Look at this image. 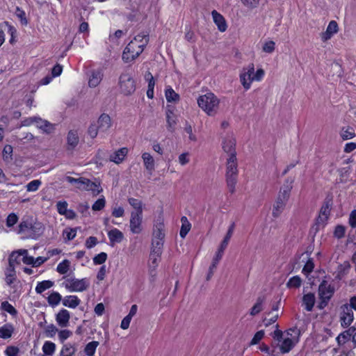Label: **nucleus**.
I'll return each instance as SVG.
<instances>
[{
	"instance_id": "ddd939ff",
	"label": "nucleus",
	"mask_w": 356,
	"mask_h": 356,
	"mask_svg": "<svg viewBox=\"0 0 356 356\" xmlns=\"http://www.w3.org/2000/svg\"><path fill=\"white\" fill-rule=\"evenodd\" d=\"M290 332H297L298 337L300 334V332L296 327L291 328L287 331V334L292 336V334ZM298 341V338L296 341L290 338H286L283 340L282 344L280 346V349L282 353H289L296 345V343Z\"/></svg>"
},
{
	"instance_id": "39448f33",
	"label": "nucleus",
	"mask_w": 356,
	"mask_h": 356,
	"mask_svg": "<svg viewBox=\"0 0 356 356\" xmlns=\"http://www.w3.org/2000/svg\"><path fill=\"white\" fill-rule=\"evenodd\" d=\"M335 289L333 285L328 284L327 281L323 280L318 286V296L320 302L318 305L319 309H324L334 293Z\"/></svg>"
},
{
	"instance_id": "7ed1b4c3",
	"label": "nucleus",
	"mask_w": 356,
	"mask_h": 356,
	"mask_svg": "<svg viewBox=\"0 0 356 356\" xmlns=\"http://www.w3.org/2000/svg\"><path fill=\"white\" fill-rule=\"evenodd\" d=\"M43 231L42 224L33 221L31 217L23 219L19 225V233H25L27 238H37L43 233Z\"/></svg>"
},
{
	"instance_id": "bf43d9fd",
	"label": "nucleus",
	"mask_w": 356,
	"mask_h": 356,
	"mask_svg": "<svg viewBox=\"0 0 356 356\" xmlns=\"http://www.w3.org/2000/svg\"><path fill=\"white\" fill-rule=\"evenodd\" d=\"M19 352V348L17 346H10L6 348L5 354L6 356H17Z\"/></svg>"
},
{
	"instance_id": "ea45409f",
	"label": "nucleus",
	"mask_w": 356,
	"mask_h": 356,
	"mask_svg": "<svg viewBox=\"0 0 356 356\" xmlns=\"http://www.w3.org/2000/svg\"><path fill=\"white\" fill-rule=\"evenodd\" d=\"M78 227L70 228L67 227L63 230V235L65 241H71L74 239L76 234V229Z\"/></svg>"
},
{
	"instance_id": "e433bc0d",
	"label": "nucleus",
	"mask_w": 356,
	"mask_h": 356,
	"mask_svg": "<svg viewBox=\"0 0 356 356\" xmlns=\"http://www.w3.org/2000/svg\"><path fill=\"white\" fill-rule=\"evenodd\" d=\"M340 136L342 139L345 140L353 138L355 136V134L353 128L348 127L346 129L344 127L342 128Z\"/></svg>"
},
{
	"instance_id": "7c9ffc66",
	"label": "nucleus",
	"mask_w": 356,
	"mask_h": 356,
	"mask_svg": "<svg viewBox=\"0 0 356 356\" xmlns=\"http://www.w3.org/2000/svg\"><path fill=\"white\" fill-rule=\"evenodd\" d=\"M264 297H258L256 303L250 309V314L252 316H256L263 310V303L264 302Z\"/></svg>"
},
{
	"instance_id": "a878e982",
	"label": "nucleus",
	"mask_w": 356,
	"mask_h": 356,
	"mask_svg": "<svg viewBox=\"0 0 356 356\" xmlns=\"http://www.w3.org/2000/svg\"><path fill=\"white\" fill-rule=\"evenodd\" d=\"M103 77V74L101 70H94L91 72V75L89 77L88 85L90 87L97 86Z\"/></svg>"
},
{
	"instance_id": "2eb2a0df",
	"label": "nucleus",
	"mask_w": 356,
	"mask_h": 356,
	"mask_svg": "<svg viewBox=\"0 0 356 356\" xmlns=\"http://www.w3.org/2000/svg\"><path fill=\"white\" fill-rule=\"evenodd\" d=\"M234 227H235V225L233 222L229 227L228 231H227L223 241H222L220 246L216 254L215 257H216V261H220L222 259L224 251L226 249V248L227 247L229 241L233 234Z\"/></svg>"
},
{
	"instance_id": "aec40b11",
	"label": "nucleus",
	"mask_w": 356,
	"mask_h": 356,
	"mask_svg": "<svg viewBox=\"0 0 356 356\" xmlns=\"http://www.w3.org/2000/svg\"><path fill=\"white\" fill-rule=\"evenodd\" d=\"M356 332V327H350L348 330H345L344 332H341L339 334V336L337 337L336 340L337 341V343L339 346L343 345L346 343V342L350 339V337L355 334Z\"/></svg>"
},
{
	"instance_id": "0eeeda50",
	"label": "nucleus",
	"mask_w": 356,
	"mask_h": 356,
	"mask_svg": "<svg viewBox=\"0 0 356 356\" xmlns=\"http://www.w3.org/2000/svg\"><path fill=\"white\" fill-rule=\"evenodd\" d=\"M119 86L121 92L127 96L134 93L136 88L135 80L128 72H124L120 76Z\"/></svg>"
},
{
	"instance_id": "20e7f679",
	"label": "nucleus",
	"mask_w": 356,
	"mask_h": 356,
	"mask_svg": "<svg viewBox=\"0 0 356 356\" xmlns=\"http://www.w3.org/2000/svg\"><path fill=\"white\" fill-rule=\"evenodd\" d=\"M197 104L208 115H213L217 111L219 100L213 93L208 92L197 99Z\"/></svg>"
},
{
	"instance_id": "49530a36",
	"label": "nucleus",
	"mask_w": 356,
	"mask_h": 356,
	"mask_svg": "<svg viewBox=\"0 0 356 356\" xmlns=\"http://www.w3.org/2000/svg\"><path fill=\"white\" fill-rule=\"evenodd\" d=\"M19 254H22V261L27 265H32L33 266L34 257L28 255V250L25 249L20 250Z\"/></svg>"
},
{
	"instance_id": "4be33fe9",
	"label": "nucleus",
	"mask_w": 356,
	"mask_h": 356,
	"mask_svg": "<svg viewBox=\"0 0 356 356\" xmlns=\"http://www.w3.org/2000/svg\"><path fill=\"white\" fill-rule=\"evenodd\" d=\"M128 153L127 147H122L110 156V161L119 164L122 162Z\"/></svg>"
},
{
	"instance_id": "0e129e2a",
	"label": "nucleus",
	"mask_w": 356,
	"mask_h": 356,
	"mask_svg": "<svg viewBox=\"0 0 356 356\" xmlns=\"http://www.w3.org/2000/svg\"><path fill=\"white\" fill-rule=\"evenodd\" d=\"M264 336V330H259V331L257 332L251 340L250 345L257 344L262 339Z\"/></svg>"
},
{
	"instance_id": "052dcab7",
	"label": "nucleus",
	"mask_w": 356,
	"mask_h": 356,
	"mask_svg": "<svg viewBox=\"0 0 356 356\" xmlns=\"http://www.w3.org/2000/svg\"><path fill=\"white\" fill-rule=\"evenodd\" d=\"M99 131V129L97 124H91L88 127V134L92 138H95L97 137Z\"/></svg>"
},
{
	"instance_id": "6e6552de",
	"label": "nucleus",
	"mask_w": 356,
	"mask_h": 356,
	"mask_svg": "<svg viewBox=\"0 0 356 356\" xmlns=\"http://www.w3.org/2000/svg\"><path fill=\"white\" fill-rule=\"evenodd\" d=\"M63 285L66 289L71 292H82L89 288L90 282L87 278L79 280L74 277H70L67 278L65 282H63Z\"/></svg>"
},
{
	"instance_id": "58836bf2",
	"label": "nucleus",
	"mask_w": 356,
	"mask_h": 356,
	"mask_svg": "<svg viewBox=\"0 0 356 356\" xmlns=\"http://www.w3.org/2000/svg\"><path fill=\"white\" fill-rule=\"evenodd\" d=\"M70 261L68 259H64L62 262H60L56 268V270L60 274H65L70 269Z\"/></svg>"
},
{
	"instance_id": "6e6d98bb",
	"label": "nucleus",
	"mask_w": 356,
	"mask_h": 356,
	"mask_svg": "<svg viewBox=\"0 0 356 356\" xmlns=\"http://www.w3.org/2000/svg\"><path fill=\"white\" fill-rule=\"evenodd\" d=\"M314 268V264L313 262V259H309L302 268V273L305 275H308L309 273L313 271Z\"/></svg>"
},
{
	"instance_id": "3c124183",
	"label": "nucleus",
	"mask_w": 356,
	"mask_h": 356,
	"mask_svg": "<svg viewBox=\"0 0 356 356\" xmlns=\"http://www.w3.org/2000/svg\"><path fill=\"white\" fill-rule=\"evenodd\" d=\"M106 204V200L104 197L99 198L95 201V202L92 206V209L93 211H101L102 210Z\"/></svg>"
},
{
	"instance_id": "69168bd1",
	"label": "nucleus",
	"mask_w": 356,
	"mask_h": 356,
	"mask_svg": "<svg viewBox=\"0 0 356 356\" xmlns=\"http://www.w3.org/2000/svg\"><path fill=\"white\" fill-rule=\"evenodd\" d=\"M350 268V265L348 261H345L343 264L339 265L338 267L339 275H343L347 273Z\"/></svg>"
},
{
	"instance_id": "09e8293b",
	"label": "nucleus",
	"mask_w": 356,
	"mask_h": 356,
	"mask_svg": "<svg viewBox=\"0 0 356 356\" xmlns=\"http://www.w3.org/2000/svg\"><path fill=\"white\" fill-rule=\"evenodd\" d=\"M128 202L130 204V205L135 209L134 211H140V213H143L142 202L140 200L136 199V198L131 197V198H129Z\"/></svg>"
},
{
	"instance_id": "1a4fd4ad",
	"label": "nucleus",
	"mask_w": 356,
	"mask_h": 356,
	"mask_svg": "<svg viewBox=\"0 0 356 356\" xmlns=\"http://www.w3.org/2000/svg\"><path fill=\"white\" fill-rule=\"evenodd\" d=\"M76 188L79 190L91 191L94 195H97L102 191L101 182L96 179L95 181H92L88 178L82 177L81 186H76Z\"/></svg>"
},
{
	"instance_id": "f257e3e1",
	"label": "nucleus",
	"mask_w": 356,
	"mask_h": 356,
	"mask_svg": "<svg viewBox=\"0 0 356 356\" xmlns=\"http://www.w3.org/2000/svg\"><path fill=\"white\" fill-rule=\"evenodd\" d=\"M293 182V178L288 177L285 180L283 186L280 188L277 199L273 204L272 216L274 218H278L284 210L290 197Z\"/></svg>"
},
{
	"instance_id": "c85d7f7f",
	"label": "nucleus",
	"mask_w": 356,
	"mask_h": 356,
	"mask_svg": "<svg viewBox=\"0 0 356 356\" xmlns=\"http://www.w3.org/2000/svg\"><path fill=\"white\" fill-rule=\"evenodd\" d=\"M142 158L146 169L148 170L149 174L152 175L154 169V159L153 156H151L150 154L145 152L143 154Z\"/></svg>"
},
{
	"instance_id": "393cba45",
	"label": "nucleus",
	"mask_w": 356,
	"mask_h": 356,
	"mask_svg": "<svg viewBox=\"0 0 356 356\" xmlns=\"http://www.w3.org/2000/svg\"><path fill=\"white\" fill-rule=\"evenodd\" d=\"M235 146L236 140L234 138H225L222 143V148L224 151L229 154V155H232L233 154H234V155L236 156Z\"/></svg>"
},
{
	"instance_id": "423d86ee",
	"label": "nucleus",
	"mask_w": 356,
	"mask_h": 356,
	"mask_svg": "<svg viewBox=\"0 0 356 356\" xmlns=\"http://www.w3.org/2000/svg\"><path fill=\"white\" fill-rule=\"evenodd\" d=\"M145 42L143 44H137L135 41H131L125 47L122 53V60L125 63H129L138 58L143 51Z\"/></svg>"
},
{
	"instance_id": "f704fd0d",
	"label": "nucleus",
	"mask_w": 356,
	"mask_h": 356,
	"mask_svg": "<svg viewBox=\"0 0 356 356\" xmlns=\"http://www.w3.org/2000/svg\"><path fill=\"white\" fill-rule=\"evenodd\" d=\"M76 351V349L74 346L70 343H67L63 346L60 356H72L74 355Z\"/></svg>"
},
{
	"instance_id": "9b49d317",
	"label": "nucleus",
	"mask_w": 356,
	"mask_h": 356,
	"mask_svg": "<svg viewBox=\"0 0 356 356\" xmlns=\"http://www.w3.org/2000/svg\"><path fill=\"white\" fill-rule=\"evenodd\" d=\"M340 323L343 328L349 327L354 320V314L348 304H343L340 307Z\"/></svg>"
},
{
	"instance_id": "f03ea898",
	"label": "nucleus",
	"mask_w": 356,
	"mask_h": 356,
	"mask_svg": "<svg viewBox=\"0 0 356 356\" xmlns=\"http://www.w3.org/2000/svg\"><path fill=\"white\" fill-rule=\"evenodd\" d=\"M238 164L236 156L233 154L229 155L226 163V184L227 188L232 194L235 192V187L237 183L238 177Z\"/></svg>"
},
{
	"instance_id": "72a5a7b5",
	"label": "nucleus",
	"mask_w": 356,
	"mask_h": 356,
	"mask_svg": "<svg viewBox=\"0 0 356 356\" xmlns=\"http://www.w3.org/2000/svg\"><path fill=\"white\" fill-rule=\"evenodd\" d=\"M62 300V296L58 292L54 291L47 297V302L51 307L58 305Z\"/></svg>"
},
{
	"instance_id": "79ce46f5",
	"label": "nucleus",
	"mask_w": 356,
	"mask_h": 356,
	"mask_svg": "<svg viewBox=\"0 0 356 356\" xmlns=\"http://www.w3.org/2000/svg\"><path fill=\"white\" fill-rule=\"evenodd\" d=\"M156 254L154 253V250L152 248L150 254H149V272L152 277L155 275V268H156Z\"/></svg>"
},
{
	"instance_id": "dca6fc26",
	"label": "nucleus",
	"mask_w": 356,
	"mask_h": 356,
	"mask_svg": "<svg viewBox=\"0 0 356 356\" xmlns=\"http://www.w3.org/2000/svg\"><path fill=\"white\" fill-rule=\"evenodd\" d=\"M35 124L37 128L46 134H51L54 133L56 129V124H52L46 120L42 119L40 117H38Z\"/></svg>"
},
{
	"instance_id": "473e14b6",
	"label": "nucleus",
	"mask_w": 356,
	"mask_h": 356,
	"mask_svg": "<svg viewBox=\"0 0 356 356\" xmlns=\"http://www.w3.org/2000/svg\"><path fill=\"white\" fill-rule=\"evenodd\" d=\"M54 286V282L50 280H44L42 282H38L35 287V291L37 293H42L45 290L50 289Z\"/></svg>"
},
{
	"instance_id": "a211bd4d",
	"label": "nucleus",
	"mask_w": 356,
	"mask_h": 356,
	"mask_svg": "<svg viewBox=\"0 0 356 356\" xmlns=\"http://www.w3.org/2000/svg\"><path fill=\"white\" fill-rule=\"evenodd\" d=\"M70 319V312L65 309H60L59 312L56 315V321L58 325L61 327H65L68 326Z\"/></svg>"
},
{
	"instance_id": "f3484780",
	"label": "nucleus",
	"mask_w": 356,
	"mask_h": 356,
	"mask_svg": "<svg viewBox=\"0 0 356 356\" xmlns=\"http://www.w3.org/2000/svg\"><path fill=\"white\" fill-rule=\"evenodd\" d=\"M97 126L99 129V131L106 132L107 131L112 125V121L111 117L106 113H102L97 120Z\"/></svg>"
},
{
	"instance_id": "c756f323",
	"label": "nucleus",
	"mask_w": 356,
	"mask_h": 356,
	"mask_svg": "<svg viewBox=\"0 0 356 356\" xmlns=\"http://www.w3.org/2000/svg\"><path fill=\"white\" fill-rule=\"evenodd\" d=\"M181 226L180 229L179 235L182 238H184L188 232L191 230V224L186 216H182L181 218Z\"/></svg>"
},
{
	"instance_id": "cd10ccee",
	"label": "nucleus",
	"mask_w": 356,
	"mask_h": 356,
	"mask_svg": "<svg viewBox=\"0 0 356 356\" xmlns=\"http://www.w3.org/2000/svg\"><path fill=\"white\" fill-rule=\"evenodd\" d=\"M81 302L76 296H67L63 299V305L69 308H76Z\"/></svg>"
},
{
	"instance_id": "8fccbe9b",
	"label": "nucleus",
	"mask_w": 356,
	"mask_h": 356,
	"mask_svg": "<svg viewBox=\"0 0 356 356\" xmlns=\"http://www.w3.org/2000/svg\"><path fill=\"white\" fill-rule=\"evenodd\" d=\"M19 252H20V250L13 251L10 254V255L8 258V263L11 262V264H14V265H15V264H19L20 261H19V258L20 256H22V254H19Z\"/></svg>"
},
{
	"instance_id": "338daca9",
	"label": "nucleus",
	"mask_w": 356,
	"mask_h": 356,
	"mask_svg": "<svg viewBox=\"0 0 356 356\" xmlns=\"http://www.w3.org/2000/svg\"><path fill=\"white\" fill-rule=\"evenodd\" d=\"M72 334V332L69 330H62L58 332V337L60 342H64L67 338Z\"/></svg>"
},
{
	"instance_id": "bb28decb",
	"label": "nucleus",
	"mask_w": 356,
	"mask_h": 356,
	"mask_svg": "<svg viewBox=\"0 0 356 356\" xmlns=\"http://www.w3.org/2000/svg\"><path fill=\"white\" fill-rule=\"evenodd\" d=\"M145 79L148 82V89L147 91V95L149 98L152 99L154 97V88L155 85V81L153 75L151 72H147L145 74Z\"/></svg>"
},
{
	"instance_id": "4c0bfd02",
	"label": "nucleus",
	"mask_w": 356,
	"mask_h": 356,
	"mask_svg": "<svg viewBox=\"0 0 356 356\" xmlns=\"http://www.w3.org/2000/svg\"><path fill=\"white\" fill-rule=\"evenodd\" d=\"M301 284H302L301 278L299 276L296 275L289 279V280L286 283V286L289 289H291V288L298 289L301 286Z\"/></svg>"
},
{
	"instance_id": "13d9d810",
	"label": "nucleus",
	"mask_w": 356,
	"mask_h": 356,
	"mask_svg": "<svg viewBox=\"0 0 356 356\" xmlns=\"http://www.w3.org/2000/svg\"><path fill=\"white\" fill-rule=\"evenodd\" d=\"M56 207L58 213L64 215L67 210V202L66 201H59L56 204Z\"/></svg>"
},
{
	"instance_id": "de8ad7c7",
	"label": "nucleus",
	"mask_w": 356,
	"mask_h": 356,
	"mask_svg": "<svg viewBox=\"0 0 356 356\" xmlns=\"http://www.w3.org/2000/svg\"><path fill=\"white\" fill-rule=\"evenodd\" d=\"M346 233V227L341 225H338L335 227L334 231V236L338 239L344 237Z\"/></svg>"
},
{
	"instance_id": "864d4df0",
	"label": "nucleus",
	"mask_w": 356,
	"mask_h": 356,
	"mask_svg": "<svg viewBox=\"0 0 356 356\" xmlns=\"http://www.w3.org/2000/svg\"><path fill=\"white\" fill-rule=\"evenodd\" d=\"M107 259V254L105 252H101L93 258V262L95 264H104Z\"/></svg>"
},
{
	"instance_id": "4d7b16f0",
	"label": "nucleus",
	"mask_w": 356,
	"mask_h": 356,
	"mask_svg": "<svg viewBox=\"0 0 356 356\" xmlns=\"http://www.w3.org/2000/svg\"><path fill=\"white\" fill-rule=\"evenodd\" d=\"M57 332H58V330L54 324H50L45 328V334L49 337H54Z\"/></svg>"
},
{
	"instance_id": "412c9836",
	"label": "nucleus",
	"mask_w": 356,
	"mask_h": 356,
	"mask_svg": "<svg viewBox=\"0 0 356 356\" xmlns=\"http://www.w3.org/2000/svg\"><path fill=\"white\" fill-rule=\"evenodd\" d=\"M211 15L213 22L217 25L218 30L221 32H224L227 29V24L223 16L215 10L211 12Z\"/></svg>"
},
{
	"instance_id": "c03bdc74",
	"label": "nucleus",
	"mask_w": 356,
	"mask_h": 356,
	"mask_svg": "<svg viewBox=\"0 0 356 356\" xmlns=\"http://www.w3.org/2000/svg\"><path fill=\"white\" fill-rule=\"evenodd\" d=\"M165 98L168 102H177L179 96L172 88H168L165 90Z\"/></svg>"
},
{
	"instance_id": "5701e85b",
	"label": "nucleus",
	"mask_w": 356,
	"mask_h": 356,
	"mask_svg": "<svg viewBox=\"0 0 356 356\" xmlns=\"http://www.w3.org/2000/svg\"><path fill=\"white\" fill-rule=\"evenodd\" d=\"M108 236L111 246H114L115 243H120L124 238L122 232L116 228L110 230Z\"/></svg>"
},
{
	"instance_id": "a19ab883",
	"label": "nucleus",
	"mask_w": 356,
	"mask_h": 356,
	"mask_svg": "<svg viewBox=\"0 0 356 356\" xmlns=\"http://www.w3.org/2000/svg\"><path fill=\"white\" fill-rule=\"evenodd\" d=\"M56 350V345L54 343L51 341L44 342L42 346V350L47 355H52Z\"/></svg>"
},
{
	"instance_id": "680f3d73",
	"label": "nucleus",
	"mask_w": 356,
	"mask_h": 356,
	"mask_svg": "<svg viewBox=\"0 0 356 356\" xmlns=\"http://www.w3.org/2000/svg\"><path fill=\"white\" fill-rule=\"evenodd\" d=\"M18 217L14 213H10L6 218V225L8 227L13 226L17 223Z\"/></svg>"
},
{
	"instance_id": "c9c22d12",
	"label": "nucleus",
	"mask_w": 356,
	"mask_h": 356,
	"mask_svg": "<svg viewBox=\"0 0 356 356\" xmlns=\"http://www.w3.org/2000/svg\"><path fill=\"white\" fill-rule=\"evenodd\" d=\"M99 343L96 341H91L88 343L85 348L84 352L88 356H93L95 355L97 347L99 346Z\"/></svg>"
},
{
	"instance_id": "9d476101",
	"label": "nucleus",
	"mask_w": 356,
	"mask_h": 356,
	"mask_svg": "<svg viewBox=\"0 0 356 356\" xmlns=\"http://www.w3.org/2000/svg\"><path fill=\"white\" fill-rule=\"evenodd\" d=\"M332 206V199L327 197L320 209L318 217L316 219V223L318 225H324L328 220L330 214L331 207Z\"/></svg>"
},
{
	"instance_id": "603ef678",
	"label": "nucleus",
	"mask_w": 356,
	"mask_h": 356,
	"mask_svg": "<svg viewBox=\"0 0 356 356\" xmlns=\"http://www.w3.org/2000/svg\"><path fill=\"white\" fill-rule=\"evenodd\" d=\"M40 185L41 181L39 179L33 180L26 185V190L27 191H35L38 189Z\"/></svg>"
},
{
	"instance_id": "a18cd8bd",
	"label": "nucleus",
	"mask_w": 356,
	"mask_h": 356,
	"mask_svg": "<svg viewBox=\"0 0 356 356\" xmlns=\"http://www.w3.org/2000/svg\"><path fill=\"white\" fill-rule=\"evenodd\" d=\"M15 15L20 19L21 24L22 25L26 26L28 24L29 22L26 17V13L19 7L16 8Z\"/></svg>"
},
{
	"instance_id": "37998d69",
	"label": "nucleus",
	"mask_w": 356,
	"mask_h": 356,
	"mask_svg": "<svg viewBox=\"0 0 356 356\" xmlns=\"http://www.w3.org/2000/svg\"><path fill=\"white\" fill-rule=\"evenodd\" d=\"M1 309L11 314L12 316H16L17 314V311L16 310V309L8 301L3 302L1 305Z\"/></svg>"
},
{
	"instance_id": "6ab92c4d",
	"label": "nucleus",
	"mask_w": 356,
	"mask_h": 356,
	"mask_svg": "<svg viewBox=\"0 0 356 356\" xmlns=\"http://www.w3.org/2000/svg\"><path fill=\"white\" fill-rule=\"evenodd\" d=\"M302 306L307 312H312L316 302V296L314 293L309 292L304 294L302 298Z\"/></svg>"
},
{
	"instance_id": "f8f14e48",
	"label": "nucleus",
	"mask_w": 356,
	"mask_h": 356,
	"mask_svg": "<svg viewBox=\"0 0 356 356\" xmlns=\"http://www.w3.org/2000/svg\"><path fill=\"white\" fill-rule=\"evenodd\" d=\"M254 73V64H250L248 67L243 68V72L240 74L241 84L245 90L250 88L252 82L254 81L253 74Z\"/></svg>"
},
{
	"instance_id": "5fc2aeb1",
	"label": "nucleus",
	"mask_w": 356,
	"mask_h": 356,
	"mask_svg": "<svg viewBox=\"0 0 356 356\" xmlns=\"http://www.w3.org/2000/svg\"><path fill=\"white\" fill-rule=\"evenodd\" d=\"M131 41H135L137 44H143V42H145V45L147 44L149 41V35H145L144 33L138 34L134 37V38Z\"/></svg>"
},
{
	"instance_id": "4468645a",
	"label": "nucleus",
	"mask_w": 356,
	"mask_h": 356,
	"mask_svg": "<svg viewBox=\"0 0 356 356\" xmlns=\"http://www.w3.org/2000/svg\"><path fill=\"white\" fill-rule=\"evenodd\" d=\"M142 213L132 211L130 219V229L134 234H139L142 231Z\"/></svg>"
},
{
	"instance_id": "774afa93",
	"label": "nucleus",
	"mask_w": 356,
	"mask_h": 356,
	"mask_svg": "<svg viewBox=\"0 0 356 356\" xmlns=\"http://www.w3.org/2000/svg\"><path fill=\"white\" fill-rule=\"evenodd\" d=\"M348 223L352 228H356V209L350 212Z\"/></svg>"
},
{
	"instance_id": "2f4dec72",
	"label": "nucleus",
	"mask_w": 356,
	"mask_h": 356,
	"mask_svg": "<svg viewBox=\"0 0 356 356\" xmlns=\"http://www.w3.org/2000/svg\"><path fill=\"white\" fill-rule=\"evenodd\" d=\"M14 331L13 325L10 323L5 324L0 327V337L3 339H8L11 337Z\"/></svg>"
},
{
	"instance_id": "e2e57ef3",
	"label": "nucleus",
	"mask_w": 356,
	"mask_h": 356,
	"mask_svg": "<svg viewBox=\"0 0 356 356\" xmlns=\"http://www.w3.org/2000/svg\"><path fill=\"white\" fill-rule=\"evenodd\" d=\"M167 123L170 127H172L175 124V115L173 112L170 110L166 111Z\"/></svg>"
},
{
	"instance_id": "b1692460",
	"label": "nucleus",
	"mask_w": 356,
	"mask_h": 356,
	"mask_svg": "<svg viewBox=\"0 0 356 356\" xmlns=\"http://www.w3.org/2000/svg\"><path fill=\"white\" fill-rule=\"evenodd\" d=\"M79 138L76 131H70L67 137V149L69 150L74 149L79 144Z\"/></svg>"
}]
</instances>
